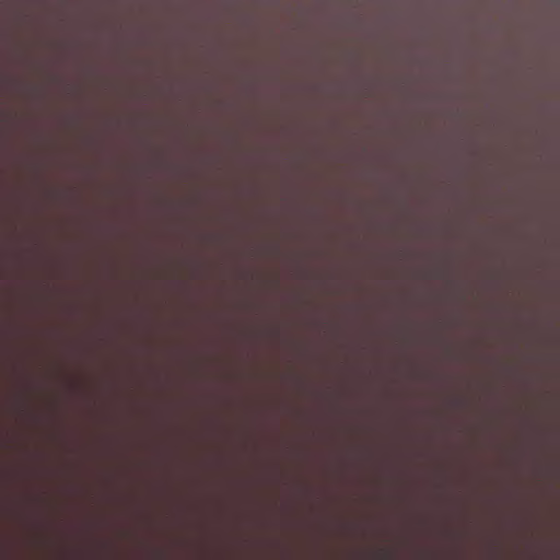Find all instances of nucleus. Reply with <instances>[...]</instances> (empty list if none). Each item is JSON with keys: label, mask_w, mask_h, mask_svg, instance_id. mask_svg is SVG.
<instances>
[{"label": "nucleus", "mask_w": 560, "mask_h": 560, "mask_svg": "<svg viewBox=\"0 0 560 560\" xmlns=\"http://www.w3.org/2000/svg\"><path fill=\"white\" fill-rule=\"evenodd\" d=\"M390 552L386 549H381L378 552H377V558L380 559H389L390 558Z\"/></svg>", "instance_id": "nucleus-1"}]
</instances>
